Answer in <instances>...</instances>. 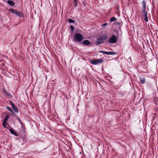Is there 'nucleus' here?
<instances>
[{
    "label": "nucleus",
    "mask_w": 158,
    "mask_h": 158,
    "mask_svg": "<svg viewBox=\"0 0 158 158\" xmlns=\"http://www.w3.org/2000/svg\"><path fill=\"white\" fill-rule=\"evenodd\" d=\"M107 39V37L105 35H103L97 39L95 42L96 45H98L103 43Z\"/></svg>",
    "instance_id": "obj_1"
},
{
    "label": "nucleus",
    "mask_w": 158,
    "mask_h": 158,
    "mask_svg": "<svg viewBox=\"0 0 158 158\" xmlns=\"http://www.w3.org/2000/svg\"><path fill=\"white\" fill-rule=\"evenodd\" d=\"M83 40V36L80 33H76V34L74 37V40L75 41L80 43Z\"/></svg>",
    "instance_id": "obj_2"
},
{
    "label": "nucleus",
    "mask_w": 158,
    "mask_h": 158,
    "mask_svg": "<svg viewBox=\"0 0 158 158\" xmlns=\"http://www.w3.org/2000/svg\"><path fill=\"white\" fill-rule=\"evenodd\" d=\"M26 128L23 125H21V128H20L18 131V133L19 135H20L22 137H25V136L26 135Z\"/></svg>",
    "instance_id": "obj_3"
},
{
    "label": "nucleus",
    "mask_w": 158,
    "mask_h": 158,
    "mask_svg": "<svg viewBox=\"0 0 158 158\" xmlns=\"http://www.w3.org/2000/svg\"><path fill=\"white\" fill-rule=\"evenodd\" d=\"M9 11L18 17H23V15L19 11H17L13 9H9Z\"/></svg>",
    "instance_id": "obj_4"
},
{
    "label": "nucleus",
    "mask_w": 158,
    "mask_h": 158,
    "mask_svg": "<svg viewBox=\"0 0 158 158\" xmlns=\"http://www.w3.org/2000/svg\"><path fill=\"white\" fill-rule=\"evenodd\" d=\"M103 61V60L101 58L99 59H94L91 60L90 63L93 65H96L102 63Z\"/></svg>",
    "instance_id": "obj_5"
},
{
    "label": "nucleus",
    "mask_w": 158,
    "mask_h": 158,
    "mask_svg": "<svg viewBox=\"0 0 158 158\" xmlns=\"http://www.w3.org/2000/svg\"><path fill=\"white\" fill-rule=\"evenodd\" d=\"M117 38L114 35H112L109 39L108 42L110 44H114L117 41Z\"/></svg>",
    "instance_id": "obj_6"
},
{
    "label": "nucleus",
    "mask_w": 158,
    "mask_h": 158,
    "mask_svg": "<svg viewBox=\"0 0 158 158\" xmlns=\"http://www.w3.org/2000/svg\"><path fill=\"white\" fill-rule=\"evenodd\" d=\"M10 102L12 106V108L13 109L12 110L15 113H19V110L16 106L15 104H14L10 100Z\"/></svg>",
    "instance_id": "obj_7"
},
{
    "label": "nucleus",
    "mask_w": 158,
    "mask_h": 158,
    "mask_svg": "<svg viewBox=\"0 0 158 158\" xmlns=\"http://www.w3.org/2000/svg\"><path fill=\"white\" fill-rule=\"evenodd\" d=\"M6 108L11 113V115L13 116L16 118H17V117H18L16 114L15 113V112H14V111L11 108L8 106H6Z\"/></svg>",
    "instance_id": "obj_8"
},
{
    "label": "nucleus",
    "mask_w": 158,
    "mask_h": 158,
    "mask_svg": "<svg viewBox=\"0 0 158 158\" xmlns=\"http://www.w3.org/2000/svg\"><path fill=\"white\" fill-rule=\"evenodd\" d=\"M143 13H144V20L146 22L148 21V12L146 11H142Z\"/></svg>",
    "instance_id": "obj_9"
},
{
    "label": "nucleus",
    "mask_w": 158,
    "mask_h": 158,
    "mask_svg": "<svg viewBox=\"0 0 158 158\" xmlns=\"http://www.w3.org/2000/svg\"><path fill=\"white\" fill-rule=\"evenodd\" d=\"M142 11H146V3L144 0H143L142 2Z\"/></svg>",
    "instance_id": "obj_10"
},
{
    "label": "nucleus",
    "mask_w": 158,
    "mask_h": 158,
    "mask_svg": "<svg viewBox=\"0 0 158 158\" xmlns=\"http://www.w3.org/2000/svg\"><path fill=\"white\" fill-rule=\"evenodd\" d=\"M9 131L12 134H14V135L15 136H18L19 135L18 134H17L16 133V132L12 128H10L9 130Z\"/></svg>",
    "instance_id": "obj_11"
},
{
    "label": "nucleus",
    "mask_w": 158,
    "mask_h": 158,
    "mask_svg": "<svg viewBox=\"0 0 158 158\" xmlns=\"http://www.w3.org/2000/svg\"><path fill=\"white\" fill-rule=\"evenodd\" d=\"M82 43L84 45L88 46L89 45L90 42L89 40H85L83 41Z\"/></svg>",
    "instance_id": "obj_12"
},
{
    "label": "nucleus",
    "mask_w": 158,
    "mask_h": 158,
    "mask_svg": "<svg viewBox=\"0 0 158 158\" xmlns=\"http://www.w3.org/2000/svg\"><path fill=\"white\" fill-rule=\"evenodd\" d=\"M7 3L9 5L11 6H14L15 4V2L11 0H7Z\"/></svg>",
    "instance_id": "obj_13"
},
{
    "label": "nucleus",
    "mask_w": 158,
    "mask_h": 158,
    "mask_svg": "<svg viewBox=\"0 0 158 158\" xmlns=\"http://www.w3.org/2000/svg\"><path fill=\"white\" fill-rule=\"evenodd\" d=\"M139 79L140 82L142 84H143L146 82V79L145 78L143 77H140Z\"/></svg>",
    "instance_id": "obj_14"
},
{
    "label": "nucleus",
    "mask_w": 158,
    "mask_h": 158,
    "mask_svg": "<svg viewBox=\"0 0 158 158\" xmlns=\"http://www.w3.org/2000/svg\"><path fill=\"white\" fill-rule=\"evenodd\" d=\"M116 54V52H107L106 54L108 55H115Z\"/></svg>",
    "instance_id": "obj_15"
},
{
    "label": "nucleus",
    "mask_w": 158,
    "mask_h": 158,
    "mask_svg": "<svg viewBox=\"0 0 158 158\" xmlns=\"http://www.w3.org/2000/svg\"><path fill=\"white\" fill-rule=\"evenodd\" d=\"M116 20V18L115 17H113L111 18L110 19V22H112L113 21H115Z\"/></svg>",
    "instance_id": "obj_16"
},
{
    "label": "nucleus",
    "mask_w": 158,
    "mask_h": 158,
    "mask_svg": "<svg viewBox=\"0 0 158 158\" xmlns=\"http://www.w3.org/2000/svg\"><path fill=\"white\" fill-rule=\"evenodd\" d=\"M2 91L7 96H10V94H9L8 92L6 91L5 89H3L2 90Z\"/></svg>",
    "instance_id": "obj_17"
},
{
    "label": "nucleus",
    "mask_w": 158,
    "mask_h": 158,
    "mask_svg": "<svg viewBox=\"0 0 158 158\" xmlns=\"http://www.w3.org/2000/svg\"><path fill=\"white\" fill-rule=\"evenodd\" d=\"M10 117V115H7L4 118V121H7Z\"/></svg>",
    "instance_id": "obj_18"
},
{
    "label": "nucleus",
    "mask_w": 158,
    "mask_h": 158,
    "mask_svg": "<svg viewBox=\"0 0 158 158\" xmlns=\"http://www.w3.org/2000/svg\"><path fill=\"white\" fill-rule=\"evenodd\" d=\"M68 21L70 23H73L75 22V21L74 20L71 19H69Z\"/></svg>",
    "instance_id": "obj_19"
},
{
    "label": "nucleus",
    "mask_w": 158,
    "mask_h": 158,
    "mask_svg": "<svg viewBox=\"0 0 158 158\" xmlns=\"http://www.w3.org/2000/svg\"><path fill=\"white\" fill-rule=\"evenodd\" d=\"M6 121H3V122L2 125L5 128H6V125H7L8 123L6 122Z\"/></svg>",
    "instance_id": "obj_20"
},
{
    "label": "nucleus",
    "mask_w": 158,
    "mask_h": 158,
    "mask_svg": "<svg viewBox=\"0 0 158 158\" xmlns=\"http://www.w3.org/2000/svg\"><path fill=\"white\" fill-rule=\"evenodd\" d=\"M74 6H77V0H73Z\"/></svg>",
    "instance_id": "obj_21"
},
{
    "label": "nucleus",
    "mask_w": 158,
    "mask_h": 158,
    "mask_svg": "<svg viewBox=\"0 0 158 158\" xmlns=\"http://www.w3.org/2000/svg\"><path fill=\"white\" fill-rule=\"evenodd\" d=\"M98 52L99 53H102L103 54H106L107 52L103 51H99Z\"/></svg>",
    "instance_id": "obj_22"
},
{
    "label": "nucleus",
    "mask_w": 158,
    "mask_h": 158,
    "mask_svg": "<svg viewBox=\"0 0 158 158\" xmlns=\"http://www.w3.org/2000/svg\"><path fill=\"white\" fill-rule=\"evenodd\" d=\"M16 118H17V119L19 121V122L20 123L21 125H23L22 123V122L21 121V120L20 119V118H19L18 117H17Z\"/></svg>",
    "instance_id": "obj_23"
},
{
    "label": "nucleus",
    "mask_w": 158,
    "mask_h": 158,
    "mask_svg": "<svg viewBox=\"0 0 158 158\" xmlns=\"http://www.w3.org/2000/svg\"><path fill=\"white\" fill-rule=\"evenodd\" d=\"M70 28L71 30L72 31H73L74 30V27L73 26H72V25L70 26Z\"/></svg>",
    "instance_id": "obj_24"
},
{
    "label": "nucleus",
    "mask_w": 158,
    "mask_h": 158,
    "mask_svg": "<svg viewBox=\"0 0 158 158\" xmlns=\"http://www.w3.org/2000/svg\"><path fill=\"white\" fill-rule=\"evenodd\" d=\"M107 25V23H105L102 24V27L105 26H106Z\"/></svg>",
    "instance_id": "obj_25"
},
{
    "label": "nucleus",
    "mask_w": 158,
    "mask_h": 158,
    "mask_svg": "<svg viewBox=\"0 0 158 158\" xmlns=\"http://www.w3.org/2000/svg\"><path fill=\"white\" fill-rule=\"evenodd\" d=\"M22 139L23 140V139H24V140H26V139Z\"/></svg>",
    "instance_id": "obj_26"
},
{
    "label": "nucleus",
    "mask_w": 158,
    "mask_h": 158,
    "mask_svg": "<svg viewBox=\"0 0 158 158\" xmlns=\"http://www.w3.org/2000/svg\"><path fill=\"white\" fill-rule=\"evenodd\" d=\"M129 59H130L131 60V57H129Z\"/></svg>",
    "instance_id": "obj_27"
}]
</instances>
